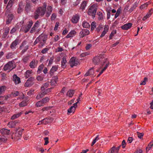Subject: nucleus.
Wrapping results in <instances>:
<instances>
[{
	"instance_id": "9d476101",
	"label": "nucleus",
	"mask_w": 153,
	"mask_h": 153,
	"mask_svg": "<svg viewBox=\"0 0 153 153\" xmlns=\"http://www.w3.org/2000/svg\"><path fill=\"white\" fill-rule=\"evenodd\" d=\"M35 79L34 77H31L29 78L25 84V87H28L31 86L34 83Z\"/></svg>"
},
{
	"instance_id": "412c9836",
	"label": "nucleus",
	"mask_w": 153,
	"mask_h": 153,
	"mask_svg": "<svg viewBox=\"0 0 153 153\" xmlns=\"http://www.w3.org/2000/svg\"><path fill=\"white\" fill-rule=\"evenodd\" d=\"M52 11V7L51 6H48L47 8L45 16L48 17L51 14Z\"/></svg>"
},
{
	"instance_id": "a19ab883",
	"label": "nucleus",
	"mask_w": 153,
	"mask_h": 153,
	"mask_svg": "<svg viewBox=\"0 0 153 153\" xmlns=\"http://www.w3.org/2000/svg\"><path fill=\"white\" fill-rule=\"evenodd\" d=\"M50 100V98L48 97H45V98H43L42 101L43 104H45L48 102Z\"/></svg>"
},
{
	"instance_id": "13d9d810",
	"label": "nucleus",
	"mask_w": 153,
	"mask_h": 153,
	"mask_svg": "<svg viewBox=\"0 0 153 153\" xmlns=\"http://www.w3.org/2000/svg\"><path fill=\"white\" fill-rule=\"evenodd\" d=\"M90 75L94 74V71L93 68H91L88 71Z\"/></svg>"
},
{
	"instance_id": "e433bc0d",
	"label": "nucleus",
	"mask_w": 153,
	"mask_h": 153,
	"mask_svg": "<svg viewBox=\"0 0 153 153\" xmlns=\"http://www.w3.org/2000/svg\"><path fill=\"white\" fill-rule=\"evenodd\" d=\"M49 85V83L48 82L45 83L41 87V90L42 91H43L44 90L47 88Z\"/></svg>"
},
{
	"instance_id": "bb28decb",
	"label": "nucleus",
	"mask_w": 153,
	"mask_h": 153,
	"mask_svg": "<svg viewBox=\"0 0 153 153\" xmlns=\"http://www.w3.org/2000/svg\"><path fill=\"white\" fill-rule=\"evenodd\" d=\"M152 12H153V9H151L147 13L146 15L143 17V20L144 21L145 20L148 18H149L151 15Z\"/></svg>"
},
{
	"instance_id": "7ed1b4c3",
	"label": "nucleus",
	"mask_w": 153,
	"mask_h": 153,
	"mask_svg": "<svg viewBox=\"0 0 153 153\" xmlns=\"http://www.w3.org/2000/svg\"><path fill=\"white\" fill-rule=\"evenodd\" d=\"M97 9V6L96 4H94L91 6L88 9V14L92 16L93 18L95 17Z\"/></svg>"
},
{
	"instance_id": "a18cd8bd",
	"label": "nucleus",
	"mask_w": 153,
	"mask_h": 153,
	"mask_svg": "<svg viewBox=\"0 0 153 153\" xmlns=\"http://www.w3.org/2000/svg\"><path fill=\"white\" fill-rule=\"evenodd\" d=\"M96 23L94 22H93L91 24V30H94L96 27Z\"/></svg>"
},
{
	"instance_id": "bf43d9fd",
	"label": "nucleus",
	"mask_w": 153,
	"mask_h": 153,
	"mask_svg": "<svg viewBox=\"0 0 153 153\" xmlns=\"http://www.w3.org/2000/svg\"><path fill=\"white\" fill-rule=\"evenodd\" d=\"M147 78L146 77H145L144 78V80L141 82L140 85H145L146 84V82L147 81Z\"/></svg>"
},
{
	"instance_id": "aec40b11",
	"label": "nucleus",
	"mask_w": 153,
	"mask_h": 153,
	"mask_svg": "<svg viewBox=\"0 0 153 153\" xmlns=\"http://www.w3.org/2000/svg\"><path fill=\"white\" fill-rule=\"evenodd\" d=\"M14 0H10L6 7V11L9 12L10 10V9L13 6V4L14 2Z\"/></svg>"
},
{
	"instance_id": "0eeeda50",
	"label": "nucleus",
	"mask_w": 153,
	"mask_h": 153,
	"mask_svg": "<svg viewBox=\"0 0 153 153\" xmlns=\"http://www.w3.org/2000/svg\"><path fill=\"white\" fill-rule=\"evenodd\" d=\"M52 88H48L44 90L40 94H38L36 96V98L37 100H39L42 97L45 95L50 92Z\"/></svg>"
},
{
	"instance_id": "f03ea898",
	"label": "nucleus",
	"mask_w": 153,
	"mask_h": 153,
	"mask_svg": "<svg viewBox=\"0 0 153 153\" xmlns=\"http://www.w3.org/2000/svg\"><path fill=\"white\" fill-rule=\"evenodd\" d=\"M47 5L46 3H44L43 7H39L36 10L34 18L35 19H37L39 16H43L45 13Z\"/></svg>"
},
{
	"instance_id": "6e6d98bb",
	"label": "nucleus",
	"mask_w": 153,
	"mask_h": 153,
	"mask_svg": "<svg viewBox=\"0 0 153 153\" xmlns=\"http://www.w3.org/2000/svg\"><path fill=\"white\" fill-rule=\"evenodd\" d=\"M13 56V54L12 53H10L7 54L6 58L7 59H8L12 57Z\"/></svg>"
},
{
	"instance_id": "20e7f679",
	"label": "nucleus",
	"mask_w": 153,
	"mask_h": 153,
	"mask_svg": "<svg viewBox=\"0 0 153 153\" xmlns=\"http://www.w3.org/2000/svg\"><path fill=\"white\" fill-rule=\"evenodd\" d=\"M39 22L38 21H37L31 28L30 31V33H31L35 34L38 33L41 30V28H39Z\"/></svg>"
},
{
	"instance_id": "79ce46f5",
	"label": "nucleus",
	"mask_w": 153,
	"mask_h": 153,
	"mask_svg": "<svg viewBox=\"0 0 153 153\" xmlns=\"http://www.w3.org/2000/svg\"><path fill=\"white\" fill-rule=\"evenodd\" d=\"M23 129H21L16 133V135L17 137L21 136Z\"/></svg>"
},
{
	"instance_id": "ea45409f",
	"label": "nucleus",
	"mask_w": 153,
	"mask_h": 153,
	"mask_svg": "<svg viewBox=\"0 0 153 153\" xmlns=\"http://www.w3.org/2000/svg\"><path fill=\"white\" fill-rule=\"evenodd\" d=\"M7 140V139L5 136H0V143L5 142Z\"/></svg>"
},
{
	"instance_id": "dca6fc26",
	"label": "nucleus",
	"mask_w": 153,
	"mask_h": 153,
	"mask_svg": "<svg viewBox=\"0 0 153 153\" xmlns=\"http://www.w3.org/2000/svg\"><path fill=\"white\" fill-rule=\"evenodd\" d=\"M13 81L16 85L19 84L21 82L20 78L18 77L16 74L13 75Z\"/></svg>"
},
{
	"instance_id": "58836bf2",
	"label": "nucleus",
	"mask_w": 153,
	"mask_h": 153,
	"mask_svg": "<svg viewBox=\"0 0 153 153\" xmlns=\"http://www.w3.org/2000/svg\"><path fill=\"white\" fill-rule=\"evenodd\" d=\"M43 105L44 104L42 100L37 102L36 104V106L37 107H40Z\"/></svg>"
},
{
	"instance_id": "b1692460",
	"label": "nucleus",
	"mask_w": 153,
	"mask_h": 153,
	"mask_svg": "<svg viewBox=\"0 0 153 153\" xmlns=\"http://www.w3.org/2000/svg\"><path fill=\"white\" fill-rule=\"evenodd\" d=\"M14 16L13 14H9L7 16V19L6 20V24H9L11 23L12 20L14 18Z\"/></svg>"
},
{
	"instance_id": "de8ad7c7",
	"label": "nucleus",
	"mask_w": 153,
	"mask_h": 153,
	"mask_svg": "<svg viewBox=\"0 0 153 153\" xmlns=\"http://www.w3.org/2000/svg\"><path fill=\"white\" fill-rule=\"evenodd\" d=\"M116 33V30H113L109 36V39H111L112 37L114 36V35Z\"/></svg>"
},
{
	"instance_id": "a878e982",
	"label": "nucleus",
	"mask_w": 153,
	"mask_h": 153,
	"mask_svg": "<svg viewBox=\"0 0 153 153\" xmlns=\"http://www.w3.org/2000/svg\"><path fill=\"white\" fill-rule=\"evenodd\" d=\"M132 24L131 23H128L127 24H125L122 26L121 28L123 30H127L130 28L132 26Z\"/></svg>"
},
{
	"instance_id": "864d4df0",
	"label": "nucleus",
	"mask_w": 153,
	"mask_h": 153,
	"mask_svg": "<svg viewBox=\"0 0 153 153\" xmlns=\"http://www.w3.org/2000/svg\"><path fill=\"white\" fill-rule=\"evenodd\" d=\"M43 65H41L39 67L37 71V72L38 74H39L41 73V72L43 69Z\"/></svg>"
},
{
	"instance_id": "a211bd4d",
	"label": "nucleus",
	"mask_w": 153,
	"mask_h": 153,
	"mask_svg": "<svg viewBox=\"0 0 153 153\" xmlns=\"http://www.w3.org/2000/svg\"><path fill=\"white\" fill-rule=\"evenodd\" d=\"M58 78L57 76H53L51 80V85L52 86H55L56 85L57 82L58 81Z\"/></svg>"
},
{
	"instance_id": "6e6552de",
	"label": "nucleus",
	"mask_w": 153,
	"mask_h": 153,
	"mask_svg": "<svg viewBox=\"0 0 153 153\" xmlns=\"http://www.w3.org/2000/svg\"><path fill=\"white\" fill-rule=\"evenodd\" d=\"M15 68L14 66H13V63L12 61H10L8 62L4 68V69L5 71L7 70H11Z\"/></svg>"
},
{
	"instance_id": "680f3d73",
	"label": "nucleus",
	"mask_w": 153,
	"mask_h": 153,
	"mask_svg": "<svg viewBox=\"0 0 153 153\" xmlns=\"http://www.w3.org/2000/svg\"><path fill=\"white\" fill-rule=\"evenodd\" d=\"M111 11V10H107V19H109L110 18Z\"/></svg>"
},
{
	"instance_id": "9b49d317",
	"label": "nucleus",
	"mask_w": 153,
	"mask_h": 153,
	"mask_svg": "<svg viewBox=\"0 0 153 153\" xmlns=\"http://www.w3.org/2000/svg\"><path fill=\"white\" fill-rule=\"evenodd\" d=\"M67 56L65 54L61 59V67L63 68H65L67 66Z\"/></svg>"
},
{
	"instance_id": "72a5a7b5",
	"label": "nucleus",
	"mask_w": 153,
	"mask_h": 153,
	"mask_svg": "<svg viewBox=\"0 0 153 153\" xmlns=\"http://www.w3.org/2000/svg\"><path fill=\"white\" fill-rule=\"evenodd\" d=\"M82 25L83 27L85 28H88L90 27L89 24L85 21H84L83 22Z\"/></svg>"
},
{
	"instance_id": "f3484780",
	"label": "nucleus",
	"mask_w": 153,
	"mask_h": 153,
	"mask_svg": "<svg viewBox=\"0 0 153 153\" xmlns=\"http://www.w3.org/2000/svg\"><path fill=\"white\" fill-rule=\"evenodd\" d=\"M19 39H16L10 45V48L12 49H14L16 48V47L19 44Z\"/></svg>"
},
{
	"instance_id": "c85d7f7f",
	"label": "nucleus",
	"mask_w": 153,
	"mask_h": 153,
	"mask_svg": "<svg viewBox=\"0 0 153 153\" xmlns=\"http://www.w3.org/2000/svg\"><path fill=\"white\" fill-rule=\"evenodd\" d=\"M17 123V122L16 121H10L8 123L7 125L9 128H13L15 126Z\"/></svg>"
},
{
	"instance_id": "f257e3e1",
	"label": "nucleus",
	"mask_w": 153,
	"mask_h": 153,
	"mask_svg": "<svg viewBox=\"0 0 153 153\" xmlns=\"http://www.w3.org/2000/svg\"><path fill=\"white\" fill-rule=\"evenodd\" d=\"M93 62L95 65H98L100 63L101 65L100 69L102 68V67L104 68L101 70L97 77L99 76L105 71L110 65V62L108 59L104 57V55H100L94 57L93 59Z\"/></svg>"
},
{
	"instance_id": "09e8293b",
	"label": "nucleus",
	"mask_w": 153,
	"mask_h": 153,
	"mask_svg": "<svg viewBox=\"0 0 153 153\" xmlns=\"http://www.w3.org/2000/svg\"><path fill=\"white\" fill-rule=\"evenodd\" d=\"M99 139V138L98 137V135H97L95 138L93 140L91 144V146H93Z\"/></svg>"
},
{
	"instance_id": "8fccbe9b",
	"label": "nucleus",
	"mask_w": 153,
	"mask_h": 153,
	"mask_svg": "<svg viewBox=\"0 0 153 153\" xmlns=\"http://www.w3.org/2000/svg\"><path fill=\"white\" fill-rule=\"evenodd\" d=\"M149 4V2H147L146 3L142 5H141L140 7V9H143L146 8L148 5Z\"/></svg>"
},
{
	"instance_id": "6ab92c4d",
	"label": "nucleus",
	"mask_w": 153,
	"mask_h": 153,
	"mask_svg": "<svg viewBox=\"0 0 153 153\" xmlns=\"http://www.w3.org/2000/svg\"><path fill=\"white\" fill-rule=\"evenodd\" d=\"M79 16L78 14L74 15L71 19V22L73 23H76L79 19Z\"/></svg>"
},
{
	"instance_id": "e2e57ef3",
	"label": "nucleus",
	"mask_w": 153,
	"mask_h": 153,
	"mask_svg": "<svg viewBox=\"0 0 153 153\" xmlns=\"http://www.w3.org/2000/svg\"><path fill=\"white\" fill-rule=\"evenodd\" d=\"M121 145L123 148H124L126 145V143L125 140H123L122 143Z\"/></svg>"
},
{
	"instance_id": "473e14b6",
	"label": "nucleus",
	"mask_w": 153,
	"mask_h": 153,
	"mask_svg": "<svg viewBox=\"0 0 153 153\" xmlns=\"http://www.w3.org/2000/svg\"><path fill=\"white\" fill-rule=\"evenodd\" d=\"M87 2L86 1H83L81 4L80 8L82 10H83L84 9H85V7L87 5Z\"/></svg>"
},
{
	"instance_id": "69168bd1",
	"label": "nucleus",
	"mask_w": 153,
	"mask_h": 153,
	"mask_svg": "<svg viewBox=\"0 0 153 153\" xmlns=\"http://www.w3.org/2000/svg\"><path fill=\"white\" fill-rule=\"evenodd\" d=\"M43 77L40 76H38L36 77V79L39 81H42L43 79Z\"/></svg>"
},
{
	"instance_id": "603ef678",
	"label": "nucleus",
	"mask_w": 153,
	"mask_h": 153,
	"mask_svg": "<svg viewBox=\"0 0 153 153\" xmlns=\"http://www.w3.org/2000/svg\"><path fill=\"white\" fill-rule=\"evenodd\" d=\"M34 89H31L27 93V95L29 96H31L34 94Z\"/></svg>"
},
{
	"instance_id": "4d7b16f0",
	"label": "nucleus",
	"mask_w": 153,
	"mask_h": 153,
	"mask_svg": "<svg viewBox=\"0 0 153 153\" xmlns=\"http://www.w3.org/2000/svg\"><path fill=\"white\" fill-rule=\"evenodd\" d=\"M56 14L55 13H53L52 14L51 16V21H53L56 18Z\"/></svg>"
},
{
	"instance_id": "c9c22d12",
	"label": "nucleus",
	"mask_w": 153,
	"mask_h": 153,
	"mask_svg": "<svg viewBox=\"0 0 153 153\" xmlns=\"http://www.w3.org/2000/svg\"><path fill=\"white\" fill-rule=\"evenodd\" d=\"M74 94V91L73 90H70L68 91L67 93V96L71 97Z\"/></svg>"
},
{
	"instance_id": "393cba45",
	"label": "nucleus",
	"mask_w": 153,
	"mask_h": 153,
	"mask_svg": "<svg viewBox=\"0 0 153 153\" xmlns=\"http://www.w3.org/2000/svg\"><path fill=\"white\" fill-rule=\"evenodd\" d=\"M109 26L108 25H105L104 26V30L102 32L101 35L100 36V37H102L104 36L108 32L109 30Z\"/></svg>"
},
{
	"instance_id": "37998d69",
	"label": "nucleus",
	"mask_w": 153,
	"mask_h": 153,
	"mask_svg": "<svg viewBox=\"0 0 153 153\" xmlns=\"http://www.w3.org/2000/svg\"><path fill=\"white\" fill-rule=\"evenodd\" d=\"M22 11V5L21 4H19V7L18 9L17 13H21Z\"/></svg>"
},
{
	"instance_id": "5fc2aeb1",
	"label": "nucleus",
	"mask_w": 153,
	"mask_h": 153,
	"mask_svg": "<svg viewBox=\"0 0 153 153\" xmlns=\"http://www.w3.org/2000/svg\"><path fill=\"white\" fill-rule=\"evenodd\" d=\"M137 133L138 137L139 138L141 139L143 137L144 135V133H140L138 131L137 132Z\"/></svg>"
},
{
	"instance_id": "423d86ee",
	"label": "nucleus",
	"mask_w": 153,
	"mask_h": 153,
	"mask_svg": "<svg viewBox=\"0 0 153 153\" xmlns=\"http://www.w3.org/2000/svg\"><path fill=\"white\" fill-rule=\"evenodd\" d=\"M47 35L46 34H42L37 38V40H39V42H40L41 47H42L44 45L47 39Z\"/></svg>"
},
{
	"instance_id": "1a4fd4ad",
	"label": "nucleus",
	"mask_w": 153,
	"mask_h": 153,
	"mask_svg": "<svg viewBox=\"0 0 153 153\" xmlns=\"http://www.w3.org/2000/svg\"><path fill=\"white\" fill-rule=\"evenodd\" d=\"M78 63V60L74 57H72L70 60L69 64L71 68H73L74 66H76Z\"/></svg>"
},
{
	"instance_id": "052dcab7",
	"label": "nucleus",
	"mask_w": 153,
	"mask_h": 153,
	"mask_svg": "<svg viewBox=\"0 0 153 153\" xmlns=\"http://www.w3.org/2000/svg\"><path fill=\"white\" fill-rule=\"evenodd\" d=\"M52 108V107H44L42 108V111H45L46 110V111H48L51 108Z\"/></svg>"
},
{
	"instance_id": "49530a36",
	"label": "nucleus",
	"mask_w": 153,
	"mask_h": 153,
	"mask_svg": "<svg viewBox=\"0 0 153 153\" xmlns=\"http://www.w3.org/2000/svg\"><path fill=\"white\" fill-rule=\"evenodd\" d=\"M6 88V86H2L0 87V95L4 91Z\"/></svg>"
},
{
	"instance_id": "3c124183",
	"label": "nucleus",
	"mask_w": 153,
	"mask_h": 153,
	"mask_svg": "<svg viewBox=\"0 0 153 153\" xmlns=\"http://www.w3.org/2000/svg\"><path fill=\"white\" fill-rule=\"evenodd\" d=\"M98 19L99 20H102L103 19V14L102 13L100 12H99L98 13Z\"/></svg>"
},
{
	"instance_id": "7c9ffc66",
	"label": "nucleus",
	"mask_w": 153,
	"mask_h": 153,
	"mask_svg": "<svg viewBox=\"0 0 153 153\" xmlns=\"http://www.w3.org/2000/svg\"><path fill=\"white\" fill-rule=\"evenodd\" d=\"M32 73V70H28L26 71L25 74V76L26 78H28L30 76Z\"/></svg>"
},
{
	"instance_id": "4be33fe9",
	"label": "nucleus",
	"mask_w": 153,
	"mask_h": 153,
	"mask_svg": "<svg viewBox=\"0 0 153 153\" xmlns=\"http://www.w3.org/2000/svg\"><path fill=\"white\" fill-rule=\"evenodd\" d=\"M76 32L75 30H71L66 36L67 38H69L73 37L76 34Z\"/></svg>"
},
{
	"instance_id": "c756f323",
	"label": "nucleus",
	"mask_w": 153,
	"mask_h": 153,
	"mask_svg": "<svg viewBox=\"0 0 153 153\" xmlns=\"http://www.w3.org/2000/svg\"><path fill=\"white\" fill-rule=\"evenodd\" d=\"M37 61L33 60L30 64L29 66L32 68L36 67L37 65Z\"/></svg>"
},
{
	"instance_id": "338daca9",
	"label": "nucleus",
	"mask_w": 153,
	"mask_h": 153,
	"mask_svg": "<svg viewBox=\"0 0 153 153\" xmlns=\"http://www.w3.org/2000/svg\"><path fill=\"white\" fill-rule=\"evenodd\" d=\"M92 47V45L91 44H88L86 45L85 47V49L87 50H88L91 48Z\"/></svg>"
},
{
	"instance_id": "c03bdc74",
	"label": "nucleus",
	"mask_w": 153,
	"mask_h": 153,
	"mask_svg": "<svg viewBox=\"0 0 153 153\" xmlns=\"http://www.w3.org/2000/svg\"><path fill=\"white\" fill-rule=\"evenodd\" d=\"M27 103L26 101H23L19 104L20 107H24L27 105Z\"/></svg>"
},
{
	"instance_id": "5701e85b",
	"label": "nucleus",
	"mask_w": 153,
	"mask_h": 153,
	"mask_svg": "<svg viewBox=\"0 0 153 153\" xmlns=\"http://www.w3.org/2000/svg\"><path fill=\"white\" fill-rule=\"evenodd\" d=\"M12 94L13 96L16 97L19 95V96H21L20 97H19L18 99H20L21 98H23L24 95V94L22 93H21V94H19V92L17 91H15L12 92Z\"/></svg>"
},
{
	"instance_id": "774afa93",
	"label": "nucleus",
	"mask_w": 153,
	"mask_h": 153,
	"mask_svg": "<svg viewBox=\"0 0 153 153\" xmlns=\"http://www.w3.org/2000/svg\"><path fill=\"white\" fill-rule=\"evenodd\" d=\"M30 8V4L28 3H27L25 6V9L26 10H28Z\"/></svg>"
},
{
	"instance_id": "ddd939ff",
	"label": "nucleus",
	"mask_w": 153,
	"mask_h": 153,
	"mask_svg": "<svg viewBox=\"0 0 153 153\" xmlns=\"http://www.w3.org/2000/svg\"><path fill=\"white\" fill-rule=\"evenodd\" d=\"M28 48V46L26 45V42L24 41L21 44L20 48V49H22V53H24L26 52Z\"/></svg>"
},
{
	"instance_id": "f704fd0d",
	"label": "nucleus",
	"mask_w": 153,
	"mask_h": 153,
	"mask_svg": "<svg viewBox=\"0 0 153 153\" xmlns=\"http://www.w3.org/2000/svg\"><path fill=\"white\" fill-rule=\"evenodd\" d=\"M22 114V112H20L17 114L13 115L11 117V120H14L20 117Z\"/></svg>"
},
{
	"instance_id": "0e129e2a",
	"label": "nucleus",
	"mask_w": 153,
	"mask_h": 153,
	"mask_svg": "<svg viewBox=\"0 0 153 153\" xmlns=\"http://www.w3.org/2000/svg\"><path fill=\"white\" fill-rule=\"evenodd\" d=\"M48 50L49 49L48 48H45L42 50L41 53L43 54L47 52Z\"/></svg>"
},
{
	"instance_id": "4468645a",
	"label": "nucleus",
	"mask_w": 153,
	"mask_h": 153,
	"mask_svg": "<svg viewBox=\"0 0 153 153\" xmlns=\"http://www.w3.org/2000/svg\"><path fill=\"white\" fill-rule=\"evenodd\" d=\"M90 32L88 30L83 29L79 33V35L80 38H83L84 36L88 35Z\"/></svg>"
},
{
	"instance_id": "f8f14e48",
	"label": "nucleus",
	"mask_w": 153,
	"mask_h": 153,
	"mask_svg": "<svg viewBox=\"0 0 153 153\" xmlns=\"http://www.w3.org/2000/svg\"><path fill=\"white\" fill-rule=\"evenodd\" d=\"M53 120V118L51 117L49 118H45L41 121H40L37 125H40L42 124L46 125L48 123L51 122Z\"/></svg>"
},
{
	"instance_id": "39448f33",
	"label": "nucleus",
	"mask_w": 153,
	"mask_h": 153,
	"mask_svg": "<svg viewBox=\"0 0 153 153\" xmlns=\"http://www.w3.org/2000/svg\"><path fill=\"white\" fill-rule=\"evenodd\" d=\"M33 24V22L32 20L28 22L26 25L24 26H22L21 28V30L25 33H27L31 28Z\"/></svg>"
},
{
	"instance_id": "2eb2a0df",
	"label": "nucleus",
	"mask_w": 153,
	"mask_h": 153,
	"mask_svg": "<svg viewBox=\"0 0 153 153\" xmlns=\"http://www.w3.org/2000/svg\"><path fill=\"white\" fill-rule=\"evenodd\" d=\"M77 105L76 103H74L73 105L71 106L68 110V114H70L71 113H74L75 112L76 108L77 107Z\"/></svg>"
},
{
	"instance_id": "4c0bfd02",
	"label": "nucleus",
	"mask_w": 153,
	"mask_h": 153,
	"mask_svg": "<svg viewBox=\"0 0 153 153\" xmlns=\"http://www.w3.org/2000/svg\"><path fill=\"white\" fill-rule=\"evenodd\" d=\"M153 146V141L150 142L146 148V151L148 152Z\"/></svg>"
},
{
	"instance_id": "2f4dec72",
	"label": "nucleus",
	"mask_w": 153,
	"mask_h": 153,
	"mask_svg": "<svg viewBox=\"0 0 153 153\" xmlns=\"http://www.w3.org/2000/svg\"><path fill=\"white\" fill-rule=\"evenodd\" d=\"M58 69V67L57 66H53L51 69L50 71V74L51 75H53V73L57 71Z\"/></svg>"
},
{
	"instance_id": "cd10ccee",
	"label": "nucleus",
	"mask_w": 153,
	"mask_h": 153,
	"mask_svg": "<svg viewBox=\"0 0 153 153\" xmlns=\"http://www.w3.org/2000/svg\"><path fill=\"white\" fill-rule=\"evenodd\" d=\"M10 132V130L6 128H2L0 130V132L2 134H8Z\"/></svg>"
}]
</instances>
